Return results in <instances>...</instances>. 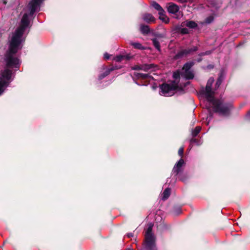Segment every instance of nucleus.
Listing matches in <instances>:
<instances>
[{
    "instance_id": "nucleus-4",
    "label": "nucleus",
    "mask_w": 250,
    "mask_h": 250,
    "mask_svg": "<svg viewBox=\"0 0 250 250\" xmlns=\"http://www.w3.org/2000/svg\"><path fill=\"white\" fill-rule=\"evenodd\" d=\"M153 225L149 223L145 234V247L146 250H157L156 238L152 233Z\"/></svg>"
},
{
    "instance_id": "nucleus-7",
    "label": "nucleus",
    "mask_w": 250,
    "mask_h": 250,
    "mask_svg": "<svg viewBox=\"0 0 250 250\" xmlns=\"http://www.w3.org/2000/svg\"><path fill=\"white\" fill-rule=\"evenodd\" d=\"M11 76V71L7 68L1 72L0 77V95L3 92L4 88L7 85Z\"/></svg>"
},
{
    "instance_id": "nucleus-29",
    "label": "nucleus",
    "mask_w": 250,
    "mask_h": 250,
    "mask_svg": "<svg viewBox=\"0 0 250 250\" xmlns=\"http://www.w3.org/2000/svg\"><path fill=\"white\" fill-rule=\"evenodd\" d=\"M126 236L128 238H130L133 237V234L132 233H128L126 234Z\"/></svg>"
},
{
    "instance_id": "nucleus-15",
    "label": "nucleus",
    "mask_w": 250,
    "mask_h": 250,
    "mask_svg": "<svg viewBox=\"0 0 250 250\" xmlns=\"http://www.w3.org/2000/svg\"><path fill=\"white\" fill-rule=\"evenodd\" d=\"M188 53V52L186 50L180 51L175 55L174 58L175 59H178L179 58H182L183 57L186 56Z\"/></svg>"
},
{
    "instance_id": "nucleus-2",
    "label": "nucleus",
    "mask_w": 250,
    "mask_h": 250,
    "mask_svg": "<svg viewBox=\"0 0 250 250\" xmlns=\"http://www.w3.org/2000/svg\"><path fill=\"white\" fill-rule=\"evenodd\" d=\"M213 82V78H210L208 81L206 88L202 89L200 93L205 97L208 103V105H206L208 109L211 108L214 112L220 115L227 116L229 114L232 105L224 103L222 100L214 98V92L211 89Z\"/></svg>"
},
{
    "instance_id": "nucleus-26",
    "label": "nucleus",
    "mask_w": 250,
    "mask_h": 250,
    "mask_svg": "<svg viewBox=\"0 0 250 250\" xmlns=\"http://www.w3.org/2000/svg\"><path fill=\"white\" fill-rule=\"evenodd\" d=\"M183 152H184V148L183 147L180 148L178 150L179 155L180 156H182L183 154Z\"/></svg>"
},
{
    "instance_id": "nucleus-30",
    "label": "nucleus",
    "mask_w": 250,
    "mask_h": 250,
    "mask_svg": "<svg viewBox=\"0 0 250 250\" xmlns=\"http://www.w3.org/2000/svg\"><path fill=\"white\" fill-rule=\"evenodd\" d=\"M0 1L2 2V3L4 5H5L7 3V0H0Z\"/></svg>"
},
{
    "instance_id": "nucleus-10",
    "label": "nucleus",
    "mask_w": 250,
    "mask_h": 250,
    "mask_svg": "<svg viewBox=\"0 0 250 250\" xmlns=\"http://www.w3.org/2000/svg\"><path fill=\"white\" fill-rule=\"evenodd\" d=\"M154 67V64H143V65H136L132 67L133 70H142L146 72H147L149 70L151 69Z\"/></svg>"
},
{
    "instance_id": "nucleus-28",
    "label": "nucleus",
    "mask_w": 250,
    "mask_h": 250,
    "mask_svg": "<svg viewBox=\"0 0 250 250\" xmlns=\"http://www.w3.org/2000/svg\"><path fill=\"white\" fill-rule=\"evenodd\" d=\"M131 45H133L134 47H141V45L138 43H132L131 44Z\"/></svg>"
},
{
    "instance_id": "nucleus-1",
    "label": "nucleus",
    "mask_w": 250,
    "mask_h": 250,
    "mask_svg": "<svg viewBox=\"0 0 250 250\" xmlns=\"http://www.w3.org/2000/svg\"><path fill=\"white\" fill-rule=\"evenodd\" d=\"M44 0H31L27 7V12L21 20L19 27L9 38V47H19L25 41L24 33L29 27L30 21L35 12L39 11Z\"/></svg>"
},
{
    "instance_id": "nucleus-23",
    "label": "nucleus",
    "mask_w": 250,
    "mask_h": 250,
    "mask_svg": "<svg viewBox=\"0 0 250 250\" xmlns=\"http://www.w3.org/2000/svg\"><path fill=\"white\" fill-rule=\"evenodd\" d=\"M179 31L182 34H188L189 32L188 29L187 28H181L179 29Z\"/></svg>"
},
{
    "instance_id": "nucleus-17",
    "label": "nucleus",
    "mask_w": 250,
    "mask_h": 250,
    "mask_svg": "<svg viewBox=\"0 0 250 250\" xmlns=\"http://www.w3.org/2000/svg\"><path fill=\"white\" fill-rule=\"evenodd\" d=\"M140 30L142 34H147L149 32L148 26L142 24L140 26Z\"/></svg>"
},
{
    "instance_id": "nucleus-25",
    "label": "nucleus",
    "mask_w": 250,
    "mask_h": 250,
    "mask_svg": "<svg viewBox=\"0 0 250 250\" xmlns=\"http://www.w3.org/2000/svg\"><path fill=\"white\" fill-rule=\"evenodd\" d=\"M190 143H191V144H193L195 143V144H196L198 145H199V143L198 141L196 139H191V141H190Z\"/></svg>"
},
{
    "instance_id": "nucleus-11",
    "label": "nucleus",
    "mask_w": 250,
    "mask_h": 250,
    "mask_svg": "<svg viewBox=\"0 0 250 250\" xmlns=\"http://www.w3.org/2000/svg\"><path fill=\"white\" fill-rule=\"evenodd\" d=\"M184 164V160L180 159L174 167L172 171L176 175H177L180 171L182 167Z\"/></svg>"
},
{
    "instance_id": "nucleus-9",
    "label": "nucleus",
    "mask_w": 250,
    "mask_h": 250,
    "mask_svg": "<svg viewBox=\"0 0 250 250\" xmlns=\"http://www.w3.org/2000/svg\"><path fill=\"white\" fill-rule=\"evenodd\" d=\"M167 11L172 14L177 16V13L179 10V6L172 2L168 3L167 5Z\"/></svg>"
},
{
    "instance_id": "nucleus-14",
    "label": "nucleus",
    "mask_w": 250,
    "mask_h": 250,
    "mask_svg": "<svg viewBox=\"0 0 250 250\" xmlns=\"http://www.w3.org/2000/svg\"><path fill=\"white\" fill-rule=\"evenodd\" d=\"M165 38L164 36L157 35L156 38L152 40L154 47H160V42L162 41L163 39Z\"/></svg>"
},
{
    "instance_id": "nucleus-24",
    "label": "nucleus",
    "mask_w": 250,
    "mask_h": 250,
    "mask_svg": "<svg viewBox=\"0 0 250 250\" xmlns=\"http://www.w3.org/2000/svg\"><path fill=\"white\" fill-rule=\"evenodd\" d=\"M213 20V17L212 16H209L206 19V23H210Z\"/></svg>"
},
{
    "instance_id": "nucleus-20",
    "label": "nucleus",
    "mask_w": 250,
    "mask_h": 250,
    "mask_svg": "<svg viewBox=\"0 0 250 250\" xmlns=\"http://www.w3.org/2000/svg\"><path fill=\"white\" fill-rule=\"evenodd\" d=\"M201 130V127L199 126L196 127V128L192 131V136L195 137L198 135V134L200 132Z\"/></svg>"
},
{
    "instance_id": "nucleus-5",
    "label": "nucleus",
    "mask_w": 250,
    "mask_h": 250,
    "mask_svg": "<svg viewBox=\"0 0 250 250\" xmlns=\"http://www.w3.org/2000/svg\"><path fill=\"white\" fill-rule=\"evenodd\" d=\"M193 62H188L185 64L181 71H177L173 73V77L176 80L180 77V76L187 80L192 79L194 78V74L190 70V68L193 65Z\"/></svg>"
},
{
    "instance_id": "nucleus-16",
    "label": "nucleus",
    "mask_w": 250,
    "mask_h": 250,
    "mask_svg": "<svg viewBox=\"0 0 250 250\" xmlns=\"http://www.w3.org/2000/svg\"><path fill=\"white\" fill-rule=\"evenodd\" d=\"M151 5L159 12V13H162L163 12H164L163 8L156 2L153 1L152 2Z\"/></svg>"
},
{
    "instance_id": "nucleus-22",
    "label": "nucleus",
    "mask_w": 250,
    "mask_h": 250,
    "mask_svg": "<svg viewBox=\"0 0 250 250\" xmlns=\"http://www.w3.org/2000/svg\"><path fill=\"white\" fill-rule=\"evenodd\" d=\"M114 69H115V68H111L110 69H108L107 70H106L105 71V72L104 74V75H102L100 76V79H102L104 78V77L108 75L111 71H113Z\"/></svg>"
},
{
    "instance_id": "nucleus-13",
    "label": "nucleus",
    "mask_w": 250,
    "mask_h": 250,
    "mask_svg": "<svg viewBox=\"0 0 250 250\" xmlns=\"http://www.w3.org/2000/svg\"><path fill=\"white\" fill-rule=\"evenodd\" d=\"M182 26L183 27L186 26L189 28L193 29L195 28L197 26V24L192 21H187L184 22H183L182 24Z\"/></svg>"
},
{
    "instance_id": "nucleus-27",
    "label": "nucleus",
    "mask_w": 250,
    "mask_h": 250,
    "mask_svg": "<svg viewBox=\"0 0 250 250\" xmlns=\"http://www.w3.org/2000/svg\"><path fill=\"white\" fill-rule=\"evenodd\" d=\"M221 82H222V80H221V78H219L216 83V85L217 86V87H219V85L221 84Z\"/></svg>"
},
{
    "instance_id": "nucleus-33",
    "label": "nucleus",
    "mask_w": 250,
    "mask_h": 250,
    "mask_svg": "<svg viewBox=\"0 0 250 250\" xmlns=\"http://www.w3.org/2000/svg\"><path fill=\"white\" fill-rule=\"evenodd\" d=\"M181 180L184 181V180L183 179H181Z\"/></svg>"
},
{
    "instance_id": "nucleus-31",
    "label": "nucleus",
    "mask_w": 250,
    "mask_h": 250,
    "mask_svg": "<svg viewBox=\"0 0 250 250\" xmlns=\"http://www.w3.org/2000/svg\"><path fill=\"white\" fill-rule=\"evenodd\" d=\"M248 116L250 117V112L248 113Z\"/></svg>"
},
{
    "instance_id": "nucleus-32",
    "label": "nucleus",
    "mask_w": 250,
    "mask_h": 250,
    "mask_svg": "<svg viewBox=\"0 0 250 250\" xmlns=\"http://www.w3.org/2000/svg\"><path fill=\"white\" fill-rule=\"evenodd\" d=\"M157 48L158 49V50H159V51H160V48L158 47V48Z\"/></svg>"
},
{
    "instance_id": "nucleus-3",
    "label": "nucleus",
    "mask_w": 250,
    "mask_h": 250,
    "mask_svg": "<svg viewBox=\"0 0 250 250\" xmlns=\"http://www.w3.org/2000/svg\"><path fill=\"white\" fill-rule=\"evenodd\" d=\"M18 48H9L5 55L4 60L6 65L10 67H18L20 60L17 54Z\"/></svg>"
},
{
    "instance_id": "nucleus-8",
    "label": "nucleus",
    "mask_w": 250,
    "mask_h": 250,
    "mask_svg": "<svg viewBox=\"0 0 250 250\" xmlns=\"http://www.w3.org/2000/svg\"><path fill=\"white\" fill-rule=\"evenodd\" d=\"M110 57H112V60L117 62H120L124 60H129L132 58V56L129 54L119 55L116 56H112V55H110L107 53H105L104 54V59L106 60H109L110 58Z\"/></svg>"
},
{
    "instance_id": "nucleus-12",
    "label": "nucleus",
    "mask_w": 250,
    "mask_h": 250,
    "mask_svg": "<svg viewBox=\"0 0 250 250\" xmlns=\"http://www.w3.org/2000/svg\"><path fill=\"white\" fill-rule=\"evenodd\" d=\"M143 20L147 23H153L155 21V18L150 14L146 13L143 15Z\"/></svg>"
},
{
    "instance_id": "nucleus-21",
    "label": "nucleus",
    "mask_w": 250,
    "mask_h": 250,
    "mask_svg": "<svg viewBox=\"0 0 250 250\" xmlns=\"http://www.w3.org/2000/svg\"><path fill=\"white\" fill-rule=\"evenodd\" d=\"M136 76L138 78H142L143 79H146L149 77V74H148L138 73Z\"/></svg>"
},
{
    "instance_id": "nucleus-18",
    "label": "nucleus",
    "mask_w": 250,
    "mask_h": 250,
    "mask_svg": "<svg viewBox=\"0 0 250 250\" xmlns=\"http://www.w3.org/2000/svg\"><path fill=\"white\" fill-rule=\"evenodd\" d=\"M160 16L159 19L162 20L165 23H168L169 22V19L167 17L165 14V11L163 12L162 13H159Z\"/></svg>"
},
{
    "instance_id": "nucleus-34",
    "label": "nucleus",
    "mask_w": 250,
    "mask_h": 250,
    "mask_svg": "<svg viewBox=\"0 0 250 250\" xmlns=\"http://www.w3.org/2000/svg\"><path fill=\"white\" fill-rule=\"evenodd\" d=\"M1 36V34L0 33V37Z\"/></svg>"
},
{
    "instance_id": "nucleus-19",
    "label": "nucleus",
    "mask_w": 250,
    "mask_h": 250,
    "mask_svg": "<svg viewBox=\"0 0 250 250\" xmlns=\"http://www.w3.org/2000/svg\"><path fill=\"white\" fill-rule=\"evenodd\" d=\"M170 194V189L169 188H167L163 192L162 199L165 200L167 199L169 196Z\"/></svg>"
},
{
    "instance_id": "nucleus-6",
    "label": "nucleus",
    "mask_w": 250,
    "mask_h": 250,
    "mask_svg": "<svg viewBox=\"0 0 250 250\" xmlns=\"http://www.w3.org/2000/svg\"><path fill=\"white\" fill-rule=\"evenodd\" d=\"M178 87V83L175 81L170 84H163L160 86V94L164 96H170L173 94V91L176 90Z\"/></svg>"
}]
</instances>
